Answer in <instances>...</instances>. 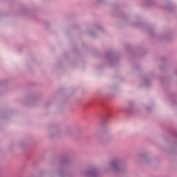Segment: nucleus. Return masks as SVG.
<instances>
[{
	"mask_svg": "<svg viewBox=\"0 0 177 177\" xmlns=\"http://www.w3.org/2000/svg\"><path fill=\"white\" fill-rule=\"evenodd\" d=\"M112 165H113V167H115V165H114V164H113Z\"/></svg>",
	"mask_w": 177,
	"mask_h": 177,
	"instance_id": "nucleus-1",
	"label": "nucleus"
}]
</instances>
